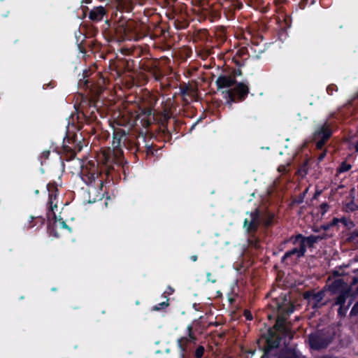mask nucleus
I'll list each match as a JSON object with an SVG mask.
<instances>
[{"label": "nucleus", "instance_id": "nucleus-11", "mask_svg": "<svg viewBox=\"0 0 358 358\" xmlns=\"http://www.w3.org/2000/svg\"><path fill=\"white\" fill-rule=\"evenodd\" d=\"M57 197L56 194H51L49 197V210L47 215L49 219H56L55 210H57Z\"/></svg>", "mask_w": 358, "mask_h": 358}, {"label": "nucleus", "instance_id": "nucleus-15", "mask_svg": "<svg viewBox=\"0 0 358 358\" xmlns=\"http://www.w3.org/2000/svg\"><path fill=\"white\" fill-rule=\"evenodd\" d=\"M352 288L343 289V292H338V295L336 299V304L341 307L345 305L346 299L351 295Z\"/></svg>", "mask_w": 358, "mask_h": 358}, {"label": "nucleus", "instance_id": "nucleus-31", "mask_svg": "<svg viewBox=\"0 0 358 358\" xmlns=\"http://www.w3.org/2000/svg\"><path fill=\"white\" fill-rule=\"evenodd\" d=\"M288 166V164L287 165H280L278 169V171L279 172H285L287 171V167Z\"/></svg>", "mask_w": 358, "mask_h": 358}, {"label": "nucleus", "instance_id": "nucleus-9", "mask_svg": "<svg viewBox=\"0 0 358 358\" xmlns=\"http://www.w3.org/2000/svg\"><path fill=\"white\" fill-rule=\"evenodd\" d=\"M279 302L278 303V310L284 314H289L293 312V306L290 303L289 299H287V296H284L279 298Z\"/></svg>", "mask_w": 358, "mask_h": 358}, {"label": "nucleus", "instance_id": "nucleus-24", "mask_svg": "<svg viewBox=\"0 0 358 358\" xmlns=\"http://www.w3.org/2000/svg\"><path fill=\"white\" fill-rule=\"evenodd\" d=\"M204 352V348L202 346H199L196 348L195 351V357L196 358H201Z\"/></svg>", "mask_w": 358, "mask_h": 358}, {"label": "nucleus", "instance_id": "nucleus-36", "mask_svg": "<svg viewBox=\"0 0 358 358\" xmlns=\"http://www.w3.org/2000/svg\"><path fill=\"white\" fill-rule=\"evenodd\" d=\"M38 220V221L40 222V224L41 225H43V223H44V219L43 218H41V217H37L36 218Z\"/></svg>", "mask_w": 358, "mask_h": 358}, {"label": "nucleus", "instance_id": "nucleus-43", "mask_svg": "<svg viewBox=\"0 0 358 358\" xmlns=\"http://www.w3.org/2000/svg\"><path fill=\"white\" fill-rule=\"evenodd\" d=\"M314 231L317 232V231H318V230L315 228Z\"/></svg>", "mask_w": 358, "mask_h": 358}, {"label": "nucleus", "instance_id": "nucleus-28", "mask_svg": "<svg viewBox=\"0 0 358 358\" xmlns=\"http://www.w3.org/2000/svg\"><path fill=\"white\" fill-rule=\"evenodd\" d=\"M331 0H320V4L322 6L327 8L330 5Z\"/></svg>", "mask_w": 358, "mask_h": 358}, {"label": "nucleus", "instance_id": "nucleus-22", "mask_svg": "<svg viewBox=\"0 0 358 358\" xmlns=\"http://www.w3.org/2000/svg\"><path fill=\"white\" fill-rule=\"evenodd\" d=\"M279 342L280 341L278 336L275 338L273 339V336L271 335V336H269L267 338V343L268 345H270L272 348L278 347V345H279Z\"/></svg>", "mask_w": 358, "mask_h": 358}, {"label": "nucleus", "instance_id": "nucleus-10", "mask_svg": "<svg viewBox=\"0 0 358 358\" xmlns=\"http://www.w3.org/2000/svg\"><path fill=\"white\" fill-rule=\"evenodd\" d=\"M333 340L332 336L321 337L315 333V350L326 348Z\"/></svg>", "mask_w": 358, "mask_h": 358}, {"label": "nucleus", "instance_id": "nucleus-23", "mask_svg": "<svg viewBox=\"0 0 358 358\" xmlns=\"http://www.w3.org/2000/svg\"><path fill=\"white\" fill-rule=\"evenodd\" d=\"M334 92H338V87L335 84H330L327 87V92L329 95H333Z\"/></svg>", "mask_w": 358, "mask_h": 358}, {"label": "nucleus", "instance_id": "nucleus-4", "mask_svg": "<svg viewBox=\"0 0 358 358\" xmlns=\"http://www.w3.org/2000/svg\"><path fill=\"white\" fill-rule=\"evenodd\" d=\"M357 284H358V270L357 271V275L352 278V281L350 282V285H348V284L345 282L343 279L338 278L334 280L329 285V290L331 292L336 294L338 292H343V289L352 288V287ZM352 295H358V286L355 287L352 292Z\"/></svg>", "mask_w": 358, "mask_h": 358}, {"label": "nucleus", "instance_id": "nucleus-14", "mask_svg": "<svg viewBox=\"0 0 358 358\" xmlns=\"http://www.w3.org/2000/svg\"><path fill=\"white\" fill-rule=\"evenodd\" d=\"M67 225L65 224L64 222L62 220H55L52 223V228L50 231V234L53 237L58 238L59 237V234L58 233V231L59 229H66Z\"/></svg>", "mask_w": 358, "mask_h": 358}, {"label": "nucleus", "instance_id": "nucleus-37", "mask_svg": "<svg viewBox=\"0 0 358 358\" xmlns=\"http://www.w3.org/2000/svg\"><path fill=\"white\" fill-rule=\"evenodd\" d=\"M190 259L193 262H196V261H197L198 257H197V255H192V256H191Z\"/></svg>", "mask_w": 358, "mask_h": 358}, {"label": "nucleus", "instance_id": "nucleus-6", "mask_svg": "<svg viewBox=\"0 0 358 358\" xmlns=\"http://www.w3.org/2000/svg\"><path fill=\"white\" fill-rule=\"evenodd\" d=\"M260 223L259 211L255 210L250 213L245 219L244 227L248 231H254L257 230Z\"/></svg>", "mask_w": 358, "mask_h": 358}, {"label": "nucleus", "instance_id": "nucleus-34", "mask_svg": "<svg viewBox=\"0 0 358 358\" xmlns=\"http://www.w3.org/2000/svg\"><path fill=\"white\" fill-rule=\"evenodd\" d=\"M320 299V293H315V301H318Z\"/></svg>", "mask_w": 358, "mask_h": 358}, {"label": "nucleus", "instance_id": "nucleus-35", "mask_svg": "<svg viewBox=\"0 0 358 358\" xmlns=\"http://www.w3.org/2000/svg\"><path fill=\"white\" fill-rule=\"evenodd\" d=\"M318 358H338V357H334V356H330V355H323V356L319 357Z\"/></svg>", "mask_w": 358, "mask_h": 358}, {"label": "nucleus", "instance_id": "nucleus-17", "mask_svg": "<svg viewBox=\"0 0 358 358\" xmlns=\"http://www.w3.org/2000/svg\"><path fill=\"white\" fill-rule=\"evenodd\" d=\"M329 206L327 203H323L321 205H320L317 215H315V219H322L324 214L327 213V211L329 210Z\"/></svg>", "mask_w": 358, "mask_h": 358}, {"label": "nucleus", "instance_id": "nucleus-42", "mask_svg": "<svg viewBox=\"0 0 358 358\" xmlns=\"http://www.w3.org/2000/svg\"><path fill=\"white\" fill-rule=\"evenodd\" d=\"M43 154H45L48 156L49 155V152H44Z\"/></svg>", "mask_w": 358, "mask_h": 358}, {"label": "nucleus", "instance_id": "nucleus-32", "mask_svg": "<svg viewBox=\"0 0 358 358\" xmlns=\"http://www.w3.org/2000/svg\"><path fill=\"white\" fill-rule=\"evenodd\" d=\"M299 172L301 176L306 174L307 170H306V165L301 167V169L299 170Z\"/></svg>", "mask_w": 358, "mask_h": 358}, {"label": "nucleus", "instance_id": "nucleus-2", "mask_svg": "<svg viewBox=\"0 0 358 358\" xmlns=\"http://www.w3.org/2000/svg\"><path fill=\"white\" fill-rule=\"evenodd\" d=\"M296 242L299 243V247H296L294 249L287 252L282 257V261L286 262L287 264L292 263L296 260V259L301 256H303L306 251L307 246L312 247L313 243V239L312 237L303 238L301 237H297Z\"/></svg>", "mask_w": 358, "mask_h": 358}, {"label": "nucleus", "instance_id": "nucleus-39", "mask_svg": "<svg viewBox=\"0 0 358 358\" xmlns=\"http://www.w3.org/2000/svg\"><path fill=\"white\" fill-rule=\"evenodd\" d=\"M355 150L357 152H358V141L355 144Z\"/></svg>", "mask_w": 358, "mask_h": 358}, {"label": "nucleus", "instance_id": "nucleus-25", "mask_svg": "<svg viewBox=\"0 0 358 358\" xmlns=\"http://www.w3.org/2000/svg\"><path fill=\"white\" fill-rule=\"evenodd\" d=\"M168 306H169V303L167 302H162V303H160L158 306H155L153 308V310H159L161 309L166 308Z\"/></svg>", "mask_w": 358, "mask_h": 358}, {"label": "nucleus", "instance_id": "nucleus-13", "mask_svg": "<svg viewBox=\"0 0 358 358\" xmlns=\"http://www.w3.org/2000/svg\"><path fill=\"white\" fill-rule=\"evenodd\" d=\"M274 328L276 331L281 332L285 335H289L290 334L289 326L286 323L285 320L281 317H278Z\"/></svg>", "mask_w": 358, "mask_h": 358}, {"label": "nucleus", "instance_id": "nucleus-20", "mask_svg": "<svg viewBox=\"0 0 358 358\" xmlns=\"http://www.w3.org/2000/svg\"><path fill=\"white\" fill-rule=\"evenodd\" d=\"M345 208L346 212H355L358 210V204L352 200L345 204Z\"/></svg>", "mask_w": 358, "mask_h": 358}, {"label": "nucleus", "instance_id": "nucleus-41", "mask_svg": "<svg viewBox=\"0 0 358 358\" xmlns=\"http://www.w3.org/2000/svg\"><path fill=\"white\" fill-rule=\"evenodd\" d=\"M319 238V237H317V236H315V238H314L315 243H316V242H317V238Z\"/></svg>", "mask_w": 358, "mask_h": 358}, {"label": "nucleus", "instance_id": "nucleus-3", "mask_svg": "<svg viewBox=\"0 0 358 358\" xmlns=\"http://www.w3.org/2000/svg\"><path fill=\"white\" fill-rule=\"evenodd\" d=\"M333 134L332 123L326 120L315 131V148L322 150Z\"/></svg>", "mask_w": 358, "mask_h": 358}, {"label": "nucleus", "instance_id": "nucleus-18", "mask_svg": "<svg viewBox=\"0 0 358 358\" xmlns=\"http://www.w3.org/2000/svg\"><path fill=\"white\" fill-rule=\"evenodd\" d=\"M278 358H299L294 350H286L282 351Z\"/></svg>", "mask_w": 358, "mask_h": 358}, {"label": "nucleus", "instance_id": "nucleus-38", "mask_svg": "<svg viewBox=\"0 0 358 358\" xmlns=\"http://www.w3.org/2000/svg\"><path fill=\"white\" fill-rule=\"evenodd\" d=\"M303 296L305 299H308L310 296V294L309 292H306Z\"/></svg>", "mask_w": 358, "mask_h": 358}, {"label": "nucleus", "instance_id": "nucleus-19", "mask_svg": "<svg viewBox=\"0 0 358 358\" xmlns=\"http://www.w3.org/2000/svg\"><path fill=\"white\" fill-rule=\"evenodd\" d=\"M352 169V165L348 164L345 161L341 162L340 166L337 168V173H343L350 171Z\"/></svg>", "mask_w": 358, "mask_h": 358}, {"label": "nucleus", "instance_id": "nucleus-40", "mask_svg": "<svg viewBox=\"0 0 358 358\" xmlns=\"http://www.w3.org/2000/svg\"><path fill=\"white\" fill-rule=\"evenodd\" d=\"M245 316H246V318H247L248 320H251V318H252V317L250 316V314H248H248H245Z\"/></svg>", "mask_w": 358, "mask_h": 358}, {"label": "nucleus", "instance_id": "nucleus-27", "mask_svg": "<svg viewBox=\"0 0 358 358\" xmlns=\"http://www.w3.org/2000/svg\"><path fill=\"white\" fill-rule=\"evenodd\" d=\"M273 219V214H268V218L264 221V224L266 226H268L269 224H271Z\"/></svg>", "mask_w": 358, "mask_h": 358}, {"label": "nucleus", "instance_id": "nucleus-26", "mask_svg": "<svg viewBox=\"0 0 358 358\" xmlns=\"http://www.w3.org/2000/svg\"><path fill=\"white\" fill-rule=\"evenodd\" d=\"M351 315L358 314V301L355 303L350 311Z\"/></svg>", "mask_w": 358, "mask_h": 358}, {"label": "nucleus", "instance_id": "nucleus-5", "mask_svg": "<svg viewBox=\"0 0 358 358\" xmlns=\"http://www.w3.org/2000/svg\"><path fill=\"white\" fill-rule=\"evenodd\" d=\"M127 142V136L126 134L121 129L115 130L113 134V140L112 143L113 156L115 158L120 159L122 157L123 154L122 146L126 147Z\"/></svg>", "mask_w": 358, "mask_h": 358}, {"label": "nucleus", "instance_id": "nucleus-1", "mask_svg": "<svg viewBox=\"0 0 358 358\" xmlns=\"http://www.w3.org/2000/svg\"><path fill=\"white\" fill-rule=\"evenodd\" d=\"M235 84L236 78L234 75L220 76L216 80L218 90L229 88L223 93L228 98V103L230 104L233 102L243 101L249 92L248 87L245 84L239 83L234 86Z\"/></svg>", "mask_w": 358, "mask_h": 358}, {"label": "nucleus", "instance_id": "nucleus-8", "mask_svg": "<svg viewBox=\"0 0 358 358\" xmlns=\"http://www.w3.org/2000/svg\"><path fill=\"white\" fill-rule=\"evenodd\" d=\"M113 159H117L113 156V153H111L110 148L102 149L97 155V160L103 164H108L113 162Z\"/></svg>", "mask_w": 358, "mask_h": 358}, {"label": "nucleus", "instance_id": "nucleus-29", "mask_svg": "<svg viewBox=\"0 0 358 358\" xmlns=\"http://www.w3.org/2000/svg\"><path fill=\"white\" fill-rule=\"evenodd\" d=\"M308 345L310 346V349H313V338L312 337V334H309V338H308Z\"/></svg>", "mask_w": 358, "mask_h": 358}, {"label": "nucleus", "instance_id": "nucleus-33", "mask_svg": "<svg viewBox=\"0 0 358 358\" xmlns=\"http://www.w3.org/2000/svg\"><path fill=\"white\" fill-rule=\"evenodd\" d=\"M35 218L34 217H30V220L29 221V223L27 226V228H31V227H33L35 226V224H32V222L33 220H34Z\"/></svg>", "mask_w": 358, "mask_h": 358}, {"label": "nucleus", "instance_id": "nucleus-30", "mask_svg": "<svg viewBox=\"0 0 358 358\" xmlns=\"http://www.w3.org/2000/svg\"><path fill=\"white\" fill-rule=\"evenodd\" d=\"M326 154H327V151L326 150H324L322 151L320 155L318 156L317 157V160L319 162H320L321 161H322V159L324 158V157L326 156Z\"/></svg>", "mask_w": 358, "mask_h": 358}, {"label": "nucleus", "instance_id": "nucleus-7", "mask_svg": "<svg viewBox=\"0 0 358 358\" xmlns=\"http://www.w3.org/2000/svg\"><path fill=\"white\" fill-rule=\"evenodd\" d=\"M188 336L180 338L178 341V345L182 351H185L188 345L196 340L195 336L192 334V327L188 326L187 327Z\"/></svg>", "mask_w": 358, "mask_h": 358}, {"label": "nucleus", "instance_id": "nucleus-21", "mask_svg": "<svg viewBox=\"0 0 358 358\" xmlns=\"http://www.w3.org/2000/svg\"><path fill=\"white\" fill-rule=\"evenodd\" d=\"M357 238H358V229H355L354 231L350 232L348 234L346 241L349 243H354Z\"/></svg>", "mask_w": 358, "mask_h": 358}, {"label": "nucleus", "instance_id": "nucleus-16", "mask_svg": "<svg viewBox=\"0 0 358 358\" xmlns=\"http://www.w3.org/2000/svg\"><path fill=\"white\" fill-rule=\"evenodd\" d=\"M339 222H341L345 227H348V224H349V222L348 221V220L344 217L341 219L334 217L329 223L323 225L322 227L324 230H327L330 227L337 225L338 223H339ZM350 224L351 225H354L352 222H350Z\"/></svg>", "mask_w": 358, "mask_h": 358}, {"label": "nucleus", "instance_id": "nucleus-12", "mask_svg": "<svg viewBox=\"0 0 358 358\" xmlns=\"http://www.w3.org/2000/svg\"><path fill=\"white\" fill-rule=\"evenodd\" d=\"M106 14V10L103 6H98L93 8L89 13V17L93 21H100L103 15Z\"/></svg>", "mask_w": 358, "mask_h": 358}]
</instances>
